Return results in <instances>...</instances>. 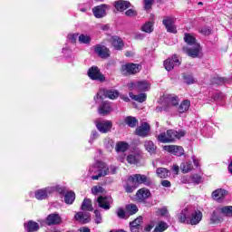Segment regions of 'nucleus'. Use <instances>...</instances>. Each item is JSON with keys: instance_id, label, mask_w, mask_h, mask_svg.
I'll list each match as a JSON object with an SVG mask.
<instances>
[{"instance_id": "603ef678", "label": "nucleus", "mask_w": 232, "mask_h": 232, "mask_svg": "<svg viewBox=\"0 0 232 232\" xmlns=\"http://www.w3.org/2000/svg\"><path fill=\"white\" fill-rule=\"evenodd\" d=\"M199 34L202 35H209L211 34V29L208 27H201L198 29Z\"/></svg>"}, {"instance_id": "6e6d98bb", "label": "nucleus", "mask_w": 232, "mask_h": 232, "mask_svg": "<svg viewBox=\"0 0 232 232\" xmlns=\"http://www.w3.org/2000/svg\"><path fill=\"white\" fill-rule=\"evenodd\" d=\"M103 189L104 188H102V187H101V186H99V187L95 186L92 188V193L93 195H97V193H102Z\"/></svg>"}, {"instance_id": "e433bc0d", "label": "nucleus", "mask_w": 232, "mask_h": 232, "mask_svg": "<svg viewBox=\"0 0 232 232\" xmlns=\"http://www.w3.org/2000/svg\"><path fill=\"white\" fill-rule=\"evenodd\" d=\"M137 188V185L134 184L133 182H130V178H128L127 184L124 186L126 193H133V191H135Z\"/></svg>"}, {"instance_id": "4468645a", "label": "nucleus", "mask_w": 232, "mask_h": 232, "mask_svg": "<svg viewBox=\"0 0 232 232\" xmlns=\"http://www.w3.org/2000/svg\"><path fill=\"white\" fill-rule=\"evenodd\" d=\"M95 125L97 130L101 131V133H108V131L111 130L113 123L111 121H95Z\"/></svg>"}, {"instance_id": "b1692460", "label": "nucleus", "mask_w": 232, "mask_h": 232, "mask_svg": "<svg viewBox=\"0 0 232 232\" xmlns=\"http://www.w3.org/2000/svg\"><path fill=\"white\" fill-rule=\"evenodd\" d=\"M227 196V190L226 189L218 188L212 192V198H214V200H218V202H220V200Z\"/></svg>"}, {"instance_id": "a18cd8bd", "label": "nucleus", "mask_w": 232, "mask_h": 232, "mask_svg": "<svg viewBox=\"0 0 232 232\" xmlns=\"http://www.w3.org/2000/svg\"><path fill=\"white\" fill-rule=\"evenodd\" d=\"M141 30L146 34H151V32H153V24L151 22L146 23L142 25Z\"/></svg>"}, {"instance_id": "393cba45", "label": "nucleus", "mask_w": 232, "mask_h": 232, "mask_svg": "<svg viewBox=\"0 0 232 232\" xmlns=\"http://www.w3.org/2000/svg\"><path fill=\"white\" fill-rule=\"evenodd\" d=\"M111 46H113L114 50H122L124 47V42L119 36H113L111 39Z\"/></svg>"}, {"instance_id": "3c124183", "label": "nucleus", "mask_w": 232, "mask_h": 232, "mask_svg": "<svg viewBox=\"0 0 232 232\" xmlns=\"http://www.w3.org/2000/svg\"><path fill=\"white\" fill-rule=\"evenodd\" d=\"M94 215H95V224H101L102 222V215H101V211L98 209L94 210Z\"/></svg>"}, {"instance_id": "4d7b16f0", "label": "nucleus", "mask_w": 232, "mask_h": 232, "mask_svg": "<svg viewBox=\"0 0 232 232\" xmlns=\"http://www.w3.org/2000/svg\"><path fill=\"white\" fill-rule=\"evenodd\" d=\"M68 39L71 41V43H77V39H79V34H69Z\"/></svg>"}, {"instance_id": "4c0bfd02", "label": "nucleus", "mask_w": 232, "mask_h": 232, "mask_svg": "<svg viewBox=\"0 0 232 232\" xmlns=\"http://www.w3.org/2000/svg\"><path fill=\"white\" fill-rule=\"evenodd\" d=\"M210 221L211 224H220V222H222V218L218 215V210L213 211Z\"/></svg>"}, {"instance_id": "20e7f679", "label": "nucleus", "mask_w": 232, "mask_h": 232, "mask_svg": "<svg viewBox=\"0 0 232 232\" xmlns=\"http://www.w3.org/2000/svg\"><path fill=\"white\" fill-rule=\"evenodd\" d=\"M87 75L92 81H98L99 82L106 81V77L101 72V69L95 65L88 69Z\"/></svg>"}, {"instance_id": "e2e57ef3", "label": "nucleus", "mask_w": 232, "mask_h": 232, "mask_svg": "<svg viewBox=\"0 0 232 232\" xmlns=\"http://www.w3.org/2000/svg\"><path fill=\"white\" fill-rule=\"evenodd\" d=\"M109 169V175L111 173V175H115V173H117V167L115 165H111L110 168H108Z\"/></svg>"}, {"instance_id": "09e8293b", "label": "nucleus", "mask_w": 232, "mask_h": 232, "mask_svg": "<svg viewBox=\"0 0 232 232\" xmlns=\"http://www.w3.org/2000/svg\"><path fill=\"white\" fill-rule=\"evenodd\" d=\"M221 213L226 217H232V207L227 206L221 208Z\"/></svg>"}, {"instance_id": "c9c22d12", "label": "nucleus", "mask_w": 232, "mask_h": 232, "mask_svg": "<svg viewBox=\"0 0 232 232\" xmlns=\"http://www.w3.org/2000/svg\"><path fill=\"white\" fill-rule=\"evenodd\" d=\"M157 217H164L165 218H169V211H168V207H163L156 210Z\"/></svg>"}, {"instance_id": "680f3d73", "label": "nucleus", "mask_w": 232, "mask_h": 232, "mask_svg": "<svg viewBox=\"0 0 232 232\" xmlns=\"http://www.w3.org/2000/svg\"><path fill=\"white\" fill-rule=\"evenodd\" d=\"M169 101L172 104V106H177V104H179V99H177V97L170 96L169 98Z\"/></svg>"}, {"instance_id": "f8f14e48", "label": "nucleus", "mask_w": 232, "mask_h": 232, "mask_svg": "<svg viewBox=\"0 0 232 232\" xmlns=\"http://www.w3.org/2000/svg\"><path fill=\"white\" fill-rule=\"evenodd\" d=\"M53 188H50V187L38 189L34 192V197L37 200H46L52 195V191Z\"/></svg>"}, {"instance_id": "39448f33", "label": "nucleus", "mask_w": 232, "mask_h": 232, "mask_svg": "<svg viewBox=\"0 0 232 232\" xmlns=\"http://www.w3.org/2000/svg\"><path fill=\"white\" fill-rule=\"evenodd\" d=\"M41 226H59L62 224L63 218L57 213H53L47 216L44 220H39Z\"/></svg>"}, {"instance_id": "c03bdc74", "label": "nucleus", "mask_w": 232, "mask_h": 232, "mask_svg": "<svg viewBox=\"0 0 232 232\" xmlns=\"http://www.w3.org/2000/svg\"><path fill=\"white\" fill-rule=\"evenodd\" d=\"M139 211V208L136 207V205L130 204L126 206V213L128 215H135Z\"/></svg>"}, {"instance_id": "2f4dec72", "label": "nucleus", "mask_w": 232, "mask_h": 232, "mask_svg": "<svg viewBox=\"0 0 232 232\" xmlns=\"http://www.w3.org/2000/svg\"><path fill=\"white\" fill-rule=\"evenodd\" d=\"M156 173L160 179H168L170 175L169 170L166 168H158Z\"/></svg>"}, {"instance_id": "79ce46f5", "label": "nucleus", "mask_w": 232, "mask_h": 232, "mask_svg": "<svg viewBox=\"0 0 232 232\" xmlns=\"http://www.w3.org/2000/svg\"><path fill=\"white\" fill-rule=\"evenodd\" d=\"M180 168L182 173H189L193 169V164L186 161L180 165Z\"/></svg>"}, {"instance_id": "58836bf2", "label": "nucleus", "mask_w": 232, "mask_h": 232, "mask_svg": "<svg viewBox=\"0 0 232 232\" xmlns=\"http://www.w3.org/2000/svg\"><path fill=\"white\" fill-rule=\"evenodd\" d=\"M138 122L139 121H137V118L133 116H128L125 118V123L128 124L130 128H135Z\"/></svg>"}, {"instance_id": "423d86ee", "label": "nucleus", "mask_w": 232, "mask_h": 232, "mask_svg": "<svg viewBox=\"0 0 232 232\" xmlns=\"http://www.w3.org/2000/svg\"><path fill=\"white\" fill-rule=\"evenodd\" d=\"M121 72L123 75H135L140 72V65L135 63H125L121 65Z\"/></svg>"}, {"instance_id": "72a5a7b5", "label": "nucleus", "mask_w": 232, "mask_h": 232, "mask_svg": "<svg viewBox=\"0 0 232 232\" xmlns=\"http://www.w3.org/2000/svg\"><path fill=\"white\" fill-rule=\"evenodd\" d=\"M189 106H191V102L188 100H184L179 107V111L180 113H186L189 110Z\"/></svg>"}, {"instance_id": "0eeeda50", "label": "nucleus", "mask_w": 232, "mask_h": 232, "mask_svg": "<svg viewBox=\"0 0 232 232\" xmlns=\"http://www.w3.org/2000/svg\"><path fill=\"white\" fill-rule=\"evenodd\" d=\"M129 182H133L138 188L140 184H144L145 186H151V179H150L146 175L134 174L129 177Z\"/></svg>"}, {"instance_id": "4be33fe9", "label": "nucleus", "mask_w": 232, "mask_h": 232, "mask_svg": "<svg viewBox=\"0 0 232 232\" xmlns=\"http://www.w3.org/2000/svg\"><path fill=\"white\" fill-rule=\"evenodd\" d=\"M114 6L118 12H124V10H128L131 4L129 1L119 0L114 3Z\"/></svg>"}, {"instance_id": "0e129e2a", "label": "nucleus", "mask_w": 232, "mask_h": 232, "mask_svg": "<svg viewBox=\"0 0 232 232\" xmlns=\"http://www.w3.org/2000/svg\"><path fill=\"white\" fill-rule=\"evenodd\" d=\"M145 35L141 33H136L134 35V39H137L138 41H142L144 39Z\"/></svg>"}, {"instance_id": "f257e3e1", "label": "nucleus", "mask_w": 232, "mask_h": 232, "mask_svg": "<svg viewBox=\"0 0 232 232\" xmlns=\"http://www.w3.org/2000/svg\"><path fill=\"white\" fill-rule=\"evenodd\" d=\"M178 220L180 224H188L189 226H197L202 220V212L192 208H183L178 214Z\"/></svg>"}, {"instance_id": "de8ad7c7", "label": "nucleus", "mask_w": 232, "mask_h": 232, "mask_svg": "<svg viewBox=\"0 0 232 232\" xmlns=\"http://www.w3.org/2000/svg\"><path fill=\"white\" fill-rule=\"evenodd\" d=\"M212 84H218V86L225 84L226 79L222 77H214L211 80Z\"/></svg>"}, {"instance_id": "ea45409f", "label": "nucleus", "mask_w": 232, "mask_h": 232, "mask_svg": "<svg viewBox=\"0 0 232 232\" xmlns=\"http://www.w3.org/2000/svg\"><path fill=\"white\" fill-rule=\"evenodd\" d=\"M157 139L159 142H161L162 144H169V137L168 136V132L159 134Z\"/></svg>"}, {"instance_id": "a19ab883", "label": "nucleus", "mask_w": 232, "mask_h": 232, "mask_svg": "<svg viewBox=\"0 0 232 232\" xmlns=\"http://www.w3.org/2000/svg\"><path fill=\"white\" fill-rule=\"evenodd\" d=\"M168 223L160 221L154 228V232H164L166 229H168Z\"/></svg>"}, {"instance_id": "dca6fc26", "label": "nucleus", "mask_w": 232, "mask_h": 232, "mask_svg": "<svg viewBox=\"0 0 232 232\" xmlns=\"http://www.w3.org/2000/svg\"><path fill=\"white\" fill-rule=\"evenodd\" d=\"M163 150L165 151H169V153H172V155H176L177 157H182V155H184V149L180 146L165 145Z\"/></svg>"}, {"instance_id": "69168bd1", "label": "nucleus", "mask_w": 232, "mask_h": 232, "mask_svg": "<svg viewBox=\"0 0 232 232\" xmlns=\"http://www.w3.org/2000/svg\"><path fill=\"white\" fill-rule=\"evenodd\" d=\"M161 186H163V188H171V182L168 179H164L161 181Z\"/></svg>"}, {"instance_id": "f3484780", "label": "nucleus", "mask_w": 232, "mask_h": 232, "mask_svg": "<svg viewBox=\"0 0 232 232\" xmlns=\"http://www.w3.org/2000/svg\"><path fill=\"white\" fill-rule=\"evenodd\" d=\"M167 134L169 136V142H175V139H182V137H186V130H167Z\"/></svg>"}, {"instance_id": "9b49d317", "label": "nucleus", "mask_w": 232, "mask_h": 232, "mask_svg": "<svg viewBox=\"0 0 232 232\" xmlns=\"http://www.w3.org/2000/svg\"><path fill=\"white\" fill-rule=\"evenodd\" d=\"M129 87L136 92H148L150 90V82L148 81H139L136 82H130Z\"/></svg>"}, {"instance_id": "37998d69", "label": "nucleus", "mask_w": 232, "mask_h": 232, "mask_svg": "<svg viewBox=\"0 0 232 232\" xmlns=\"http://www.w3.org/2000/svg\"><path fill=\"white\" fill-rule=\"evenodd\" d=\"M104 95L108 99L113 100V99H117V97H119V92H117L115 90H109L104 92Z\"/></svg>"}, {"instance_id": "aec40b11", "label": "nucleus", "mask_w": 232, "mask_h": 232, "mask_svg": "<svg viewBox=\"0 0 232 232\" xmlns=\"http://www.w3.org/2000/svg\"><path fill=\"white\" fill-rule=\"evenodd\" d=\"M92 216L89 212H78L75 214L74 218L78 222H82V224H88L90 220H92Z\"/></svg>"}, {"instance_id": "7ed1b4c3", "label": "nucleus", "mask_w": 232, "mask_h": 232, "mask_svg": "<svg viewBox=\"0 0 232 232\" xmlns=\"http://www.w3.org/2000/svg\"><path fill=\"white\" fill-rule=\"evenodd\" d=\"M93 173H98V175H93ZM106 175H110V169L102 161H96L95 164L89 168L88 176L92 177V180H99L101 177H106Z\"/></svg>"}, {"instance_id": "473e14b6", "label": "nucleus", "mask_w": 232, "mask_h": 232, "mask_svg": "<svg viewBox=\"0 0 232 232\" xmlns=\"http://www.w3.org/2000/svg\"><path fill=\"white\" fill-rule=\"evenodd\" d=\"M127 162L129 164H139V162H140V155L130 154V155L127 156Z\"/></svg>"}, {"instance_id": "a878e982", "label": "nucleus", "mask_w": 232, "mask_h": 232, "mask_svg": "<svg viewBox=\"0 0 232 232\" xmlns=\"http://www.w3.org/2000/svg\"><path fill=\"white\" fill-rule=\"evenodd\" d=\"M142 222V217L137 218L134 221L130 223L131 232H139L140 230V224Z\"/></svg>"}, {"instance_id": "c85d7f7f", "label": "nucleus", "mask_w": 232, "mask_h": 232, "mask_svg": "<svg viewBox=\"0 0 232 232\" xmlns=\"http://www.w3.org/2000/svg\"><path fill=\"white\" fill-rule=\"evenodd\" d=\"M144 146L147 151L150 153V155H153V153L157 151V146H155V143H153L151 140H146L144 142Z\"/></svg>"}, {"instance_id": "2eb2a0df", "label": "nucleus", "mask_w": 232, "mask_h": 232, "mask_svg": "<svg viewBox=\"0 0 232 232\" xmlns=\"http://www.w3.org/2000/svg\"><path fill=\"white\" fill-rule=\"evenodd\" d=\"M94 53H97L102 59H108L110 57V49L102 44L94 45Z\"/></svg>"}, {"instance_id": "a211bd4d", "label": "nucleus", "mask_w": 232, "mask_h": 232, "mask_svg": "<svg viewBox=\"0 0 232 232\" xmlns=\"http://www.w3.org/2000/svg\"><path fill=\"white\" fill-rule=\"evenodd\" d=\"M150 130H151V127L148 124V122H142L141 126L137 127L136 135L143 138L149 137Z\"/></svg>"}, {"instance_id": "774afa93", "label": "nucleus", "mask_w": 232, "mask_h": 232, "mask_svg": "<svg viewBox=\"0 0 232 232\" xmlns=\"http://www.w3.org/2000/svg\"><path fill=\"white\" fill-rule=\"evenodd\" d=\"M80 232H90V228L83 227L80 228Z\"/></svg>"}, {"instance_id": "cd10ccee", "label": "nucleus", "mask_w": 232, "mask_h": 232, "mask_svg": "<svg viewBox=\"0 0 232 232\" xmlns=\"http://www.w3.org/2000/svg\"><path fill=\"white\" fill-rule=\"evenodd\" d=\"M81 209H82V211H93V206L92 205V199L90 198H84L82 206H81Z\"/></svg>"}, {"instance_id": "bf43d9fd", "label": "nucleus", "mask_w": 232, "mask_h": 232, "mask_svg": "<svg viewBox=\"0 0 232 232\" xmlns=\"http://www.w3.org/2000/svg\"><path fill=\"white\" fill-rule=\"evenodd\" d=\"M117 216L119 217V218H126V212H124V209L119 208L117 210Z\"/></svg>"}, {"instance_id": "9d476101", "label": "nucleus", "mask_w": 232, "mask_h": 232, "mask_svg": "<svg viewBox=\"0 0 232 232\" xmlns=\"http://www.w3.org/2000/svg\"><path fill=\"white\" fill-rule=\"evenodd\" d=\"M162 24L165 26L167 32L170 34H177V27L175 26V17L165 16Z\"/></svg>"}, {"instance_id": "052dcab7", "label": "nucleus", "mask_w": 232, "mask_h": 232, "mask_svg": "<svg viewBox=\"0 0 232 232\" xmlns=\"http://www.w3.org/2000/svg\"><path fill=\"white\" fill-rule=\"evenodd\" d=\"M214 101H220L224 99V93L222 92H216L213 96Z\"/></svg>"}, {"instance_id": "8fccbe9b", "label": "nucleus", "mask_w": 232, "mask_h": 232, "mask_svg": "<svg viewBox=\"0 0 232 232\" xmlns=\"http://www.w3.org/2000/svg\"><path fill=\"white\" fill-rule=\"evenodd\" d=\"M98 137H99V132H97V130H92L91 136L89 139V143L93 144V142H95V140H97Z\"/></svg>"}, {"instance_id": "f03ea898", "label": "nucleus", "mask_w": 232, "mask_h": 232, "mask_svg": "<svg viewBox=\"0 0 232 232\" xmlns=\"http://www.w3.org/2000/svg\"><path fill=\"white\" fill-rule=\"evenodd\" d=\"M185 43H187L188 46L183 47L184 53H187L188 57H192V59H196L198 57L200 51V44L197 43V39L193 37V35L189 34H186L184 37Z\"/></svg>"}, {"instance_id": "5701e85b", "label": "nucleus", "mask_w": 232, "mask_h": 232, "mask_svg": "<svg viewBox=\"0 0 232 232\" xmlns=\"http://www.w3.org/2000/svg\"><path fill=\"white\" fill-rule=\"evenodd\" d=\"M98 111L100 115H108V113L111 112V103H110L109 102H103L100 105Z\"/></svg>"}, {"instance_id": "864d4df0", "label": "nucleus", "mask_w": 232, "mask_h": 232, "mask_svg": "<svg viewBox=\"0 0 232 232\" xmlns=\"http://www.w3.org/2000/svg\"><path fill=\"white\" fill-rule=\"evenodd\" d=\"M184 81L187 84H193L195 82V78L191 75H185Z\"/></svg>"}, {"instance_id": "412c9836", "label": "nucleus", "mask_w": 232, "mask_h": 232, "mask_svg": "<svg viewBox=\"0 0 232 232\" xmlns=\"http://www.w3.org/2000/svg\"><path fill=\"white\" fill-rule=\"evenodd\" d=\"M24 229L26 232H38L39 231V223L29 220L24 223Z\"/></svg>"}, {"instance_id": "f704fd0d", "label": "nucleus", "mask_w": 232, "mask_h": 232, "mask_svg": "<svg viewBox=\"0 0 232 232\" xmlns=\"http://www.w3.org/2000/svg\"><path fill=\"white\" fill-rule=\"evenodd\" d=\"M130 148V145L127 142L120 141L116 144V151L124 153V151H127Z\"/></svg>"}, {"instance_id": "338daca9", "label": "nucleus", "mask_w": 232, "mask_h": 232, "mask_svg": "<svg viewBox=\"0 0 232 232\" xmlns=\"http://www.w3.org/2000/svg\"><path fill=\"white\" fill-rule=\"evenodd\" d=\"M152 3H153V0H144L145 9L148 10L151 8Z\"/></svg>"}, {"instance_id": "ddd939ff", "label": "nucleus", "mask_w": 232, "mask_h": 232, "mask_svg": "<svg viewBox=\"0 0 232 232\" xmlns=\"http://www.w3.org/2000/svg\"><path fill=\"white\" fill-rule=\"evenodd\" d=\"M179 64L180 61L179 60V56H177V54H174L171 59L169 58L164 62V67L167 72H171L175 66H179Z\"/></svg>"}, {"instance_id": "1a4fd4ad", "label": "nucleus", "mask_w": 232, "mask_h": 232, "mask_svg": "<svg viewBox=\"0 0 232 232\" xmlns=\"http://www.w3.org/2000/svg\"><path fill=\"white\" fill-rule=\"evenodd\" d=\"M110 9V5L102 4L92 8V14L96 19H102L106 17V11Z\"/></svg>"}, {"instance_id": "6ab92c4d", "label": "nucleus", "mask_w": 232, "mask_h": 232, "mask_svg": "<svg viewBox=\"0 0 232 232\" xmlns=\"http://www.w3.org/2000/svg\"><path fill=\"white\" fill-rule=\"evenodd\" d=\"M136 197L140 202H145L151 197V192L148 188H140L137 191Z\"/></svg>"}, {"instance_id": "5fc2aeb1", "label": "nucleus", "mask_w": 232, "mask_h": 232, "mask_svg": "<svg viewBox=\"0 0 232 232\" xmlns=\"http://www.w3.org/2000/svg\"><path fill=\"white\" fill-rule=\"evenodd\" d=\"M125 15H127V17H135L137 16V11L129 9L125 12Z\"/></svg>"}, {"instance_id": "13d9d810", "label": "nucleus", "mask_w": 232, "mask_h": 232, "mask_svg": "<svg viewBox=\"0 0 232 232\" xmlns=\"http://www.w3.org/2000/svg\"><path fill=\"white\" fill-rule=\"evenodd\" d=\"M201 180H202V178H200L198 174H195L192 176V182H194L195 184H200Z\"/></svg>"}, {"instance_id": "c756f323", "label": "nucleus", "mask_w": 232, "mask_h": 232, "mask_svg": "<svg viewBox=\"0 0 232 232\" xmlns=\"http://www.w3.org/2000/svg\"><path fill=\"white\" fill-rule=\"evenodd\" d=\"M80 44H90L92 43V36L90 34H82L78 36Z\"/></svg>"}, {"instance_id": "49530a36", "label": "nucleus", "mask_w": 232, "mask_h": 232, "mask_svg": "<svg viewBox=\"0 0 232 232\" xmlns=\"http://www.w3.org/2000/svg\"><path fill=\"white\" fill-rule=\"evenodd\" d=\"M50 188L53 189L52 193H55V191H57V193H60V195H64V193H66V189L59 185L52 186L50 187Z\"/></svg>"}, {"instance_id": "bb28decb", "label": "nucleus", "mask_w": 232, "mask_h": 232, "mask_svg": "<svg viewBox=\"0 0 232 232\" xmlns=\"http://www.w3.org/2000/svg\"><path fill=\"white\" fill-rule=\"evenodd\" d=\"M129 95L130 99H132L133 101H136L137 102H146V99L148 98L146 93H140L135 95L133 94V92H130Z\"/></svg>"}, {"instance_id": "6e6552de", "label": "nucleus", "mask_w": 232, "mask_h": 232, "mask_svg": "<svg viewBox=\"0 0 232 232\" xmlns=\"http://www.w3.org/2000/svg\"><path fill=\"white\" fill-rule=\"evenodd\" d=\"M96 202L99 208L104 209V211H109L111 208V204H113V198L111 197L100 196Z\"/></svg>"}, {"instance_id": "7c9ffc66", "label": "nucleus", "mask_w": 232, "mask_h": 232, "mask_svg": "<svg viewBox=\"0 0 232 232\" xmlns=\"http://www.w3.org/2000/svg\"><path fill=\"white\" fill-rule=\"evenodd\" d=\"M64 202L65 204H69V205L73 204V202H75V192L68 191L67 193H65Z\"/></svg>"}]
</instances>
